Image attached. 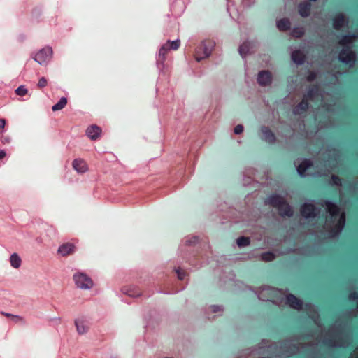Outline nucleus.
<instances>
[{"label":"nucleus","mask_w":358,"mask_h":358,"mask_svg":"<svg viewBox=\"0 0 358 358\" xmlns=\"http://www.w3.org/2000/svg\"><path fill=\"white\" fill-rule=\"evenodd\" d=\"M345 222V217L344 216H341L338 223L335 226L334 229H331V236H334L336 234H337L339 231H341L342 228L343 227Z\"/></svg>","instance_id":"nucleus-27"},{"label":"nucleus","mask_w":358,"mask_h":358,"mask_svg":"<svg viewBox=\"0 0 358 358\" xmlns=\"http://www.w3.org/2000/svg\"><path fill=\"white\" fill-rule=\"evenodd\" d=\"M257 82L259 85L266 86L268 84V71L263 70L258 73Z\"/></svg>","instance_id":"nucleus-20"},{"label":"nucleus","mask_w":358,"mask_h":358,"mask_svg":"<svg viewBox=\"0 0 358 358\" xmlns=\"http://www.w3.org/2000/svg\"><path fill=\"white\" fill-rule=\"evenodd\" d=\"M219 310L218 306H213V312H217Z\"/></svg>","instance_id":"nucleus-47"},{"label":"nucleus","mask_w":358,"mask_h":358,"mask_svg":"<svg viewBox=\"0 0 358 358\" xmlns=\"http://www.w3.org/2000/svg\"><path fill=\"white\" fill-rule=\"evenodd\" d=\"M262 259L265 262H268V251L264 252L262 254Z\"/></svg>","instance_id":"nucleus-41"},{"label":"nucleus","mask_w":358,"mask_h":358,"mask_svg":"<svg viewBox=\"0 0 358 358\" xmlns=\"http://www.w3.org/2000/svg\"><path fill=\"white\" fill-rule=\"evenodd\" d=\"M289 18H281L277 22V27L281 31H287L290 29Z\"/></svg>","instance_id":"nucleus-21"},{"label":"nucleus","mask_w":358,"mask_h":358,"mask_svg":"<svg viewBox=\"0 0 358 358\" xmlns=\"http://www.w3.org/2000/svg\"><path fill=\"white\" fill-rule=\"evenodd\" d=\"M197 241V238H194V240L192 241H189V243H196Z\"/></svg>","instance_id":"nucleus-48"},{"label":"nucleus","mask_w":358,"mask_h":358,"mask_svg":"<svg viewBox=\"0 0 358 358\" xmlns=\"http://www.w3.org/2000/svg\"><path fill=\"white\" fill-rule=\"evenodd\" d=\"M300 212L303 217L306 218L315 217L318 211L313 203H303L300 207Z\"/></svg>","instance_id":"nucleus-6"},{"label":"nucleus","mask_w":358,"mask_h":358,"mask_svg":"<svg viewBox=\"0 0 358 358\" xmlns=\"http://www.w3.org/2000/svg\"><path fill=\"white\" fill-rule=\"evenodd\" d=\"M269 79H270V83H271V80H272V75L271 73H270V77H269Z\"/></svg>","instance_id":"nucleus-50"},{"label":"nucleus","mask_w":358,"mask_h":358,"mask_svg":"<svg viewBox=\"0 0 358 358\" xmlns=\"http://www.w3.org/2000/svg\"><path fill=\"white\" fill-rule=\"evenodd\" d=\"M169 50V47L168 44H164L162 46L159 51V59L158 60L162 63L166 59V55Z\"/></svg>","instance_id":"nucleus-25"},{"label":"nucleus","mask_w":358,"mask_h":358,"mask_svg":"<svg viewBox=\"0 0 358 358\" xmlns=\"http://www.w3.org/2000/svg\"><path fill=\"white\" fill-rule=\"evenodd\" d=\"M332 22L334 28L339 30L345 23V17L342 13H337L332 19Z\"/></svg>","instance_id":"nucleus-14"},{"label":"nucleus","mask_w":358,"mask_h":358,"mask_svg":"<svg viewBox=\"0 0 358 358\" xmlns=\"http://www.w3.org/2000/svg\"><path fill=\"white\" fill-rule=\"evenodd\" d=\"M309 108V103L306 98L303 97L302 101L293 108V113L296 115L304 114Z\"/></svg>","instance_id":"nucleus-10"},{"label":"nucleus","mask_w":358,"mask_h":358,"mask_svg":"<svg viewBox=\"0 0 358 358\" xmlns=\"http://www.w3.org/2000/svg\"><path fill=\"white\" fill-rule=\"evenodd\" d=\"M101 133V129L96 125H92L86 130L87 136L92 140H96Z\"/></svg>","instance_id":"nucleus-13"},{"label":"nucleus","mask_w":358,"mask_h":358,"mask_svg":"<svg viewBox=\"0 0 358 358\" xmlns=\"http://www.w3.org/2000/svg\"><path fill=\"white\" fill-rule=\"evenodd\" d=\"M1 314L5 315L7 317L10 318L15 323H22V324H26V322H25L24 319L22 317H21V316L15 315H13V314H10V313H4V312H2Z\"/></svg>","instance_id":"nucleus-24"},{"label":"nucleus","mask_w":358,"mask_h":358,"mask_svg":"<svg viewBox=\"0 0 358 358\" xmlns=\"http://www.w3.org/2000/svg\"><path fill=\"white\" fill-rule=\"evenodd\" d=\"M243 131V127L241 124H238L234 129L236 134H240Z\"/></svg>","instance_id":"nucleus-39"},{"label":"nucleus","mask_w":358,"mask_h":358,"mask_svg":"<svg viewBox=\"0 0 358 358\" xmlns=\"http://www.w3.org/2000/svg\"><path fill=\"white\" fill-rule=\"evenodd\" d=\"M326 345L329 346H332L334 345L333 341L331 339H329L326 341Z\"/></svg>","instance_id":"nucleus-46"},{"label":"nucleus","mask_w":358,"mask_h":358,"mask_svg":"<svg viewBox=\"0 0 358 358\" xmlns=\"http://www.w3.org/2000/svg\"><path fill=\"white\" fill-rule=\"evenodd\" d=\"M305 34V30L302 27H294L291 31V35L294 38H301Z\"/></svg>","instance_id":"nucleus-26"},{"label":"nucleus","mask_w":358,"mask_h":358,"mask_svg":"<svg viewBox=\"0 0 358 358\" xmlns=\"http://www.w3.org/2000/svg\"><path fill=\"white\" fill-rule=\"evenodd\" d=\"M286 303L293 309L300 310L303 308V301L292 294L286 296Z\"/></svg>","instance_id":"nucleus-7"},{"label":"nucleus","mask_w":358,"mask_h":358,"mask_svg":"<svg viewBox=\"0 0 358 358\" xmlns=\"http://www.w3.org/2000/svg\"><path fill=\"white\" fill-rule=\"evenodd\" d=\"M275 134L270 130V143L272 142V141H275Z\"/></svg>","instance_id":"nucleus-43"},{"label":"nucleus","mask_w":358,"mask_h":358,"mask_svg":"<svg viewBox=\"0 0 358 358\" xmlns=\"http://www.w3.org/2000/svg\"><path fill=\"white\" fill-rule=\"evenodd\" d=\"M299 14L303 17H308L310 14L311 4L308 2H301L298 7Z\"/></svg>","instance_id":"nucleus-17"},{"label":"nucleus","mask_w":358,"mask_h":358,"mask_svg":"<svg viewBox=\"0 0 358 358\" xmlns=\"http://www.w3.org/2000/svg\"><path fill=\"white\" fill-rule=\"evenodd\" d=\"M357 350H358V347H357Z\"/></svg>","instance_id":"nucleus-53"},{"label":"nucleus","mask_w":358,"mask_h":358,"mask_svg":"<svg viewBox=\"0 0 358 358\" xmlns=\"http://www.w3.org/2000/svg\"><path fill=\"white\" fill-rule=\"evenodd\" d=\"M215 43L211 41H204L196 49L195 59L196 61L200 62L201 59L209 57L210 55Z\"/></svg>","instance_id":"nucleus-2"},{"label":"nucleus","mask_w":358,"mask_h":358,"mask_svg":"<svg viewBox=\"0 0 358 358\" xmlns=\"http://www.w3.org/2000/svg\"><path fill=\"white\" fill-rule=\"evenodd\" d=\"M72 166L78 173H85L87 171V165L82 159H76L73 161Z\"/></svg>","instance_id":"nucleus-15"},{"label":"nucleus","mask_w":358,"mask_h":358,"mask_svg":"<svg viewBox=\"0 0 358 358\" xmlns=\"http://www.w3.org/2000/svg\"><path fill=\"white\" fill-rule=\"evenodd\" d=\"M6 152L4 150H0V159H3L6 156Z\"/></svg>","instance_id":"nucleus-44"},{"label":"nucleus","mask_w":358,"mask_h":358,"mask_svg":"<svg viewBox=\"0 0 358 358\" xmlns=\"http://www.w3.org/2000/svg\"><path fill=\"white\" fill-rule=\"evenodd\" d=\"M236 243L239 247L247 246L250 244V238L245 236L239 237L237 239Z\"/></svg>","instance_id":"nucleus-30"},{"label":"nucleus","mask_w":358,"mask_h":358,"mask_svg":"<svg viewBox=\"0 0 358 358\" xmlns=\"http://www.w3.org/2000/svg\"><path fill=\"white\" fill-rule=\"evenodd\" d=\"M48 84V80L45 78L44 77H42L39 79L38 80V87L41 89L44 87H45Z\"/></svg>","instance_id":"nucleus-37"},{"label":"nucleus","mask_w":358,"mask_h":358,"mask_svg":"<svg viewBox=\"0 0 358 358\" xmlns=\"http://www.w3.org/2000/svg\"><path fill=\"white\" fill-rule=\"evenodd\" d=\"M268 289L266 287H264L261 292L258 293V298L264 301H268V297L264 294V292H268Z\"/></svg>","instance_id":"nucleus-33"},{"label":"nucleus","mask_w":358,"mask_h":358,"mask_svg":"<svg viewBox=\"0 0 358 358\" xmlns=\"http://www.w3.org/2000/svg\"><path fill=\"white\" fill-rule=\"evenodd\" d=\"M27 90L23 85L18 87L15 90V93L18 96H24L27 94Z\"/></svg>","instance_id":"nucleus-34"},{"label":"nucleus","mask_w":358,"mask_h":358,"mask_svg":"<svg viewBox=\"0 0 358 358\" xmlns=\"http://www.w3.org/2000/svg\"><path fill=\"white\" fill-rule=\"evenodd\" d=\"M176 273L178 274V278L179 280H182L185 278V271H182L180 269H178L176 270Z\"/></svg>","instance_id":"nucleus-38"},{"label":"nucleus","mask_w":358,"mask_h":358,"mask_svg":"<svg viewBox=\"0 0 358 358\" xmlns=\"http://www.w3.org/2000/svg\"><path fill=\"white\" fill-rule=\"evenodd\" d=\"M267 202H268V198H266V199H264V203H265L266 204L267 203Z\"/></svg>","instance_id":"nucleus-49"},{"label":"nucleus","mask_w":358,"mask_h":358,"mask_svg":"<svg viewBox=\"0 0 358 358\" xmlns=\"http://www.w3.org/2000/svg\"><path fill=\"white\" fill-rule=\"evenodd\" d=\"M256 45L254 42L252 41H246L244 42L239 47V53L242 56V57H245L248 54H250L255 52L254 48Z\"/></svg>","instance_id":"nucleus-9"},{"label":"nucleus","mask_w":358,"mask_h":358,"mask_svg":"<svg viewBox=\"0 0 358 358\" xmlns=\"http://www.w3.org/2000/svg\"><path fill=\"white\" fill-rule=\"evenodd\" d=\"M291 57L293 62L299 65H302L306 59L305 55L301 50L293 51Z\"/></svg>","instance_id":"nucleus-18"},{"label":"nucleus","mask_w":358,"mask_h":358,"mask_svg":"<svg viewBox=\"0 0 358 358\" xmlns=\"http://www.w3.org/2000/svg\"><path fill=\"white\" fill-rule=\"evenodd\" d=\"M275 254L270 251V262H271V261H273L275 259Z\"/></svg>","instance_id":"nucleus-45"},{"label":"nucleus","mask_w":358,"mask_h":358,"mask_svg":"<svg viewBox=\"0 0 358 358\" xmlns=\"http://www.w3.org/2000/svg\"><path fill=\"white\" fill-rule=\"evenodd\" d=\"M355 38V36L354 34H348L343 36L340 41L339 44L344 45V47H347L348 44L351 43L354 38Z\"/></svg>","instance_id":"nucleus-23"},{"label":"nucleus","mask_w":358,"mask_h":358,"mask_svg":"<svg viewBox=\"0 0 358 358\" xmlns=\"http://www.w3.org/2000/svg\"><path fill=\"white\" fill-rule=\"evenodd\" d=\"M76 250V246L72 243H65L62 244L58 250L57 252L59 255H60L62 257H66L70 255H72L75 252Z\"/></svg>","instance_id":"nucleus-8"},{"label":"nucleus","mask_w":358,"mask_h":358,"mask_svg":"<svg viewBox=\"0 0 358 358\" xmlns=\"http://www.w3.org/2000/svg\"><path fill=\"white\" fill-rule=\"evenodd\" d=\"M331 182L334 185H336L337 186H341V177H339L337 175H332L331 176Z\"/></svg>","instance_id":"nucleus-35"},{"label":"nucleus","mask_w":358,"mask_h":358,"mask_svg":"<svg viewBox=\"0 0 358 358\" xmlns=\"http://www.w3.org/2000/svg\"><path fill=\"white\" fill-rule=\"evenodd\" d=\"M122 292L124 294L132 297H136L141 295V292L139 291H134L129 288L122 289Z\"/></svg>","instance_id":"nucleus-31"},{"label":"nucleus","mask_w":358,"mask_h":358,"mask_svg":"<svg viewBox=\"0 0 358 358\" xmlns=\"http://www.w3.org/2000/svg\"><path fill=\"white\" fill-rule=\"evenodd\" d=\"M6 125V120L4 119H0V133H2V130L4 129Z\"/></svg>","instance_id":"nucleus-42"},{"label":"nucleus","mask_w":358,"mask_h":358,"mask_svg":"<svg viewBox=\"0 0 358 358\" xmlns=\"http://www.w3.org/2000/svg\"><path fill=\"white\" fill-rule=\"evenodd\" d=\"M357 308H358V304L357 305Z\"/></svg>","instance_id":"nucleus-52"},{"label":"nucleus","mask_w":358,"mask_h":358,"mask_svg":"<svg viewBox=\"0 0 358 358\" xmlns=\"http://www.w3.org/2000/svg\"><path fill=\"white\" fill-rule=\"evenodd\" d=\"M348 299L350 300H355V299H358V292H353L352 293H350L349 295H348Z\"/></svg>","instance_id":"nucleus-40"},{"label":"nucleus","mask_w":358,"mask_h":358,"mask_svg":"<svg viewBox=\"0 0 358 358\" xmlns=\"http://www.w3.org/2000/svg\"><path fill=\"white\" fill-rule=\"evenodd\" d=\"M310 1H316L317 0H310Z\"/></svg>","instance_id":"nucleus-51"},{"label":"nucleus","mask_w":358,"mask_h":358,"mask_svg":"<svg viewBox=\"0 0 358 358\" xmlns=\"http://www.w3.org/2000/svg\"><path fill=\"white\" fill-rule=\"evenodd\" d=\"M166 44H168V45L169 47V50L172 49L173 50H176L180 47V40H176L173 41L169 40Z\"/></svg>","instance_id":"nucleus-32"},{"label":"nucleus","mask_w":358,"mask_h":358,"mask_svg":"<svg viewBox=\"0 0 358 358\" xmlns=\"http://www.w3.org/2000/svg\"><path fill=\"white\" fill-rule=\"evenodd\" d=\"M75 324L76 326L77 331L78 334H83L87 332L88 328L86 327L83 322H79L78 320L75 321Z\"/></svg>","instance_id":"nucleus-29"},{"label":"nucleus","mask_w":358,"mask_h":358,"mask_svg":"<svg viewBox=\"0 0 358 358\" xmlns=\"http://www.w3.org/2000/svg\"><path fill=\"white\" fill-rule=\"evenodd\" d=\"M319 91L320 89L317 85L313 84L309 87L307 93L303 95V97L306 98L308 100H313L315 96L319 94Z\"/></svg>","instance_id":"nucleus-19"},{"label":"nucleus","mask_w":358,"mask_h":358,"mask_svg":"<svg viewBox=\"0 0 358 358\" xmlns=\"http://www.w3.org/2000/svg\"><path fill=\"white\" fill-rule=\"evenodd\" d=\"M22 260L17 253H13L10 257V265L15 268H18L21 266Z\"/></svg>","instance_id":"nucleus-22"},{"label":"nucleus","mask_w":358,"mask_h":358,"mask_svg":"<svg viewBox=\"0 0 358 358\" xmlns=\"http://www.w3.org/2000/svg\"><path fill=\"white\" fill-rule=\"evenodd\" d=\"M67 104V99L62 97L57 103L55 104L52 107L53 111H57L63 109Z\"/></svg>","instance_id":"nucleus-28"},{"label":"nucleus","mask_w":358,"mask_h":358,"mask_svg":"<svg viewBox=\"0 0 358 358\" xmlns=\"http://www.w3.org/2000/svg\"><path fill=\"white\" fill-rule=\"evenodd\" d=\"M257 136L267 145L268 144V127L266 125L260 126L257 129Z\"/></svg>","instance_id":"nucleus-12"},{"label":"nucleus","mask_w":358,"mask_h":358,"mask_svg":"<svg viewBox=\"0 0 358 358\" xmlns=\"http://www.w3.org/2000/svg\"><path fill=\"white\" fill-rule=\"evenodd\" d=\"M52 50L50 47H46L38 51L35 57L34 60L41 65L45 64L51 58Z\"/></svg>","instance_id":"nucleus-5"},{"label":"nucleus","mask_w":358,"mask_h":358,"mask_svg":"<svg viewBox=\"0 0 358 358\" xmlns=\"http://www.w3.org/2000/svg\"><path fill=\"white\" fill-rule=\"evenodd\" d=\"M316 78H317V74H316L315 71H310L308 73V75L306 77V80L309 82H313V81L315 80Z\"/></svg>","instance_id":"nucleus-36"},{"label":"nucleus","mask_w":358,"mask_h":358,"mask_svg":"<svg viewBox=\"0 0 358 358\" xmlns=\"http://www.w3.org/2000/svg\"><path fill=\"white\" fill-rule=\"evenodd\" d=\"M338 59L341 63L348 66H352L355 62L356 55L350 46H347L339 52Z\"/></svg>","instance_id":"nucleus-3"},{"label":"nucleus","mask_w":358,"mask_h":358,"mask_svg":"<svg viewBox=\"0 0 358 358\" xmlns=\"http://www.w3.org/2000/svg\"><path fill=\"white\" fill-rule=\"evenodd\" d=\"M326 206H327V211L333 218H336L341 213V210L336 203L331 201H326Z\"/></svg>","instance_id":"nucleus-16"},{"label":"nucleus","mask_w":358,"mask_h":358,"mask_svg":"<svg viewBox=\"0 0 358 358\" xmlns=\"http://www.w3.org/2000/svg\"><path fill=\"white\" fill-rule=\"evenodd\" d=\"M73 280L78 287L80 289H90L93 286L92 279L84 273L78 272L73 275Z\"/></svg>","instance_id":"nucleus-4"},{"label":"nucleus","mask_w":358,"mask_h":358,"mask_svg":"<svg viewBox=\"0 0 358 358\" xmlns=\"http://www.w3.org/2000/svg\"><path fill=\"white\" fill-rule=\"evenodd\" d=\"M275 203L278 206V210L281 216L291 217L293 215V210L287 201L280 198H275L274 196H270V205H273Z\"/></svg>","instance_id":"nucleus-1"},{"label":"nucleus","mask_w":358,"mask_h":358,"mask_svg":"<svg viewBox=\"0 0 358 358\" xmlns=\"http://www.w3.org/2000/svg\"><path fill=\"white\" fill-rule=\"evenodd\" d=\"M313 166V163L310 159H305L297 166V172L301 177L306 175V171Z\"/></svg>","instance_id":"nucleus-11"}]
</instances>
